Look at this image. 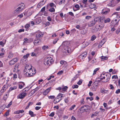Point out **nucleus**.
I'll return each mask as SVG.
<instances>
[{
    "instance_id": "obj_1",
    "label": "nucleus",
    "mask_w": 120,
    "mask_h": 120,
    "mask_svg": "<svg viewBox=\"0 0 120 120\" xmlns=\"http://www.w3.org/2000/svg\"><path fill=\"white\" fill-rule=\"evenodd\" d=\"M53 62V59L51 57H49L45 59L44 62V64L45 65L49 66Z\"/></svg>"
},
{
    "instance_id": "obj_2",
    "label": "nucleus",
    "mask_w": 120,
    "mask_h": 120,
    "mask_svg": "<svg viewBox=\"0 0 120 120\" xmlns=\"http://www.w3.org/2000/svg\"><path fill=\"white\" fill-rule=\"evenodd\" d=\"M36 73V70L34 68L33 69L31 67L30 70L26 73V74H25L24 75L27 77H30L34 75Z\"/></svg>"
},
{
    "instance_id": "obj_3",
    "label": "nucleus",
    "mask_w": 120,
    "mask_h": 120,
    "mask_svg": "<svg viewBox=\"0 0 120 120\" xmlns=\"http://www.w3.org/2000/svg\"><path fill=\"white\" fill-rule=\"evenodd\" d=\"M88 106L87 105L83 106L80 108L79 110H80V112L82 113L87 112L88 110Z\"/></svg>"
},
{
    "instance_id": "obj_4",
    "label": "nucleus",
    "mask_w": 120,
    "mask_h": 120,
    "mask_svg": "<svg viewBox=\"0 0 120 120\" xmlns=\"http://www.w3.org/2000/svg\"><path fill=\"white\" fill-rule=\"evenodd\" d=\"M36 37L37 39H39L40 38L42 37L44 35V33H42L40 31H38L35 33Z\"/></svg>"
},
{
    "instance_id": "obj_5",
    "label": "nucleus",
    "mask_w": 120,
    "mask_h": 120,
    "mask_svg": "<svg viewBox=\"0 0 120 120\" xmlns=\"http://www.w3.org/2000/svg\"><path fill=\"white\" fill-rule=\"evenodd\" d=\"M63 52L68 53H69L71 51V49L70 47L67 46H64L63 48Z\"/></svg>"
},
{
    "instance_id": "obj_6",
    "label": "nucleus",
    "mask_w": 120,
    "mask_h": 120,
    "mask_svg": "<svg viewBox=\"0 0 120 120\" xmlns=\"http://www.w3.org/2000/svg\"><path fill=\"white\" fill-rule=\"evenodd\" d=\"M26 94L24 92L20 93L17 96L18 98L22 99L24 98L26 95Z\"/></svg>"
},
{
    "instance_id": "obj_7",
    "label": "nucleus",
    "mask_w": 120,
    "mask_h": 120,
    "mask_svg": "<svg viewBox=\"0 0 120 120\" xmlns=\"http://www.w3.org/2000/svg\"><path fill=\"white\" fill-rule=\"evenodd\" d=\"M118 23L119 22L117 21V20L115 19L114 20H112L111 21V25L112 26L116 27L117 26Z\"/></svg>"
},
{
    "instance_id": "obj_8",
    "label": "nucleus",
    "mask_w": 120,
    "mask_h": 120,
    "mask_svg": "<svg viewBox=\"0 0 120 120\" xmlns=\"http://www.w3.org/2000/svg\"><path fill=\"white\" fill-rule=\"evenodd\" d=\"M18 60L17 58H14L9 62V64L10 65H12L16 62L18 61Z\"/></svg>"
},
{
    "instance_id": "obj_9",
    "label": "nucleus",
    "mask_w": 120,
    "mask_h": 120,
    "mask_svg": "<svg viewBox=\"0 0 120 120\" xmlns=\"http://www.w3.org/2000/svg\"><path fill=\"white\" fill-rule=\"evenodd\" d=\"M17 9L15 11V12L17 13H19L21 12L24 9L22 8H21L17 6Z\"/></svg>"
},
{
    "instance_id": "obj_10",
    "label": "nucleus",
    "mask_w": 120,
    "mask_h": 120,
    "mask_svg": "<svg viewBox=\"0 0 120 120\" xmlns=\"http://www.w3.org/2000/svg\"><path fill=\"white\" fill-rule=\"evenodd\" d=\"M100 92L104 94H108L109 93V90H105L104 88H101Z\"/></svg>"
},
{
    "instance_id": "obj_11",
    "label": "nucleus",
    "mask_w": 120,
    "mask_h": 120,
    "mask_svg": "<svg viewBox=\"0 0 120 120\" xmlns=\"http://www.w3.org/2000/svg\"><path fill=\"white\" fill-rule=\"evenodd\" d=\"M95 22L94 20L91 21L89 22L88 23V26L89 27H91L94 26L95 23Z\"/></svg>"
},
{
    "instance_id": "obj_12",
    "label": "nucleus",
    "mask_w": 120,
    "mask_h": 120,
    "mask_svg": "<svg viewBox=\"0 0 120 120\" xmlns=\"http://www.w3.org/2000/svg\"><path fill=\"white\" fill-rule=\"evenodd\" d=\"M46 0H43L39 3L37 5L38 8H40L46 2Z\"/></svg>"
},
{
    "instance_id": "obj_13",
    "label": "nucleus",
    "mask_w": 120,
    "mask_h": 120,
    "mask_svg": "<svg viewBox=\"0 0 120 120\" xmlns=\"http://www.w3.org/2000/svg\"><path fill=\"white\" fill-rule=\"evenodd\" d=\"M87 54V52H84L79 56V58L82 59H84L86 56Z\"/></svg>"
},
{
    "instance_id": "obj_14",
    "label": "nucleus",
    "mask_w": 120,
    "mask_h": 120,
    "mask_svg": "<svg viewBox=\"0 0 120 120\" xmlns=\"http://www.w3.org/2000/svg\"><path fill=\"white\" fill-rule=\"evenodd\" d=\"M19 88L22 89L23 88L24 86L25 85L24 83L22 82H19Z\"/></svg>"
},
{
    "instance_id": "obj_15",
    "label": "nucleus",
    "mask_w": 120,
    "mask_h": 120,
    "mask_svg": "<svg viewBox=\"0 0 120 120\" xmlns=\"http://www.w3.org/2000/svg\"><path fill=\"white\" fill-rule=\"evenodd\" d=\"M30 68L29 66H26L25 69L24 70V75L25 74H26V73L28 71H29V70H30Z\"/></svg>"
},
{
    "instance_id": "obj_16",
    "label": "nucleus",
    "mask_w": 120,
    "mask_h": 120,
    "mask_svg": "<svg viewBox=\"0 0 120 120\" xmlns=\"http://www.w3.org/2000/svg\"><path fill=\"white\" fill-rule=\"evenodd\" d=\"M65 96V95L61 93H59L58 95L57 96V98H56V100H57L59 98H60H60L62 99V97H64Z\"/></svg>"
},
{
    "instance_id": "obj_17",
    "label": "nucleus",
    "mask_w": 120,
    "mask_h": 120,
    "mask_svg": "<svg viewBox=\"0 0 120 120\" xmlns=\"http://www.w3.org/2000/svg\"><path fill=\"white\" fill-rule=\"evenodd\" d=\"M97 27V26L95 27H93L91 30L92 32L93 33H96L98 30Z\"/></svg>"
},
{
    "instance_id": "obj_18",
    "label": "nucleus",
    "mask_w": 120,
    "mask_h": 120,
    "mask_svg": "<svg viewBox=\"0 0 120 120\" xmlns=\"http://www.w3.org/2000/svg\"><path fill=\"white\" fill-rule=\"evenodd\" d=\"M24 43H29L30 42H31L33 41V39L31 38L29 40L27 38H25L24 39Z\"/></svg>"
},
{
    "instance_id": "obj_19",
    "label": "nucleus",
    "mask_w": 120,
    "mask_h": 120,
    "mask_svg": "<svg viewBox=\"0 0 120 120\" xmlns=\"http://www.w3.org/2000/svg\"><path fill=\"white\" fill-rule=\"evenodd\" d=\"M39 90V88L37 87L35 89L32 90L31 92V94L32 95L34 94L36 91Z\"/></svg>"
},
{
    "instance_id": "obj_20",
    "label": "nucleus",
    "mask_w": 120,
    "mask_h": 120,
    "mask_svg": "<svg viewBox=\"0 0 120 120\" xmlns=\"http://www.w3.org/2000/svg\"><path fill=\"white\" fill-rule=\"evenodd\" d=\"M35 24H38L41 22V20L40 18L36 19L34 21Z\"/></svg>"
},
{
    "instance_id": "obj_21",
    "label": "nucleus",
    "mask_w": 120,
    "mask_h": 120,
    "mask_svg": "<svg viewBox=\"0 0 120 120\" xmlns=\"http://www.w3.org/2000/svg\"><path fill=\"white\" fill-rule=\"evenodd\" d=\"M101 17L100 16L97 17L94 19V20L95 22H96L97 21H101Z\"/></svg>"
},
{
    "instance_id": "obj_22",
    "label": "nucleus",
    "mask_w": 120,
    "mask_h": 120,
    "mask_svg": "<svg viewBox=\"0 0 120 120\" xmlns=\"http://www.w3.org/2000/svg\"><path fill=\"white\" fill-rule=\"evenodd\" d=\"M19 65V63H17L14 66V69L15 70H18V69Z\"/></svg>"
},
{
    "instance_id": "obj_23",
    "label": "nucleus",
    "mask_w": 120,
    "mask_h": 120,
    "mask_svg": "<svg viewBox=\"0 0 120 120\" xmlns=\"http://www.w3.org/2000/svg\"><path fill=\"white\" fill-rule=\"evenodd\" d=\"M38 39H37V40H35L34 41V44L35 45H37L40 42V40L38 41Z\"/></svg>"
},
{
    "instance_id": "obj_24",
    "label": "nucleus",
    "mask_w": 120,
    "mask_h": 120,
    "mask_svg": "<svg viewBox=\"0 0 120 120\" xmlns=\"http://www.w3.org/2000/svg\"><path fill=\"white\" fill-rule=\"evenodd\" d=\"M79 75V74H76L74 77L72 78V80L73 81H75V80L77 78H78Z\"/></svg>"
},
{
    "instance_id": "obj_25",
    "label": "nucleus",
    "mask_w": 120,
    "mask_h": 120,
    "mask_svg": "<svg viewBox=\"0 0 120 120\" xmlns=\"http://www.w3.org/2000/svg\"><path fill=\"white\" fill-rule=\"evenodd\" d=\"M28 10H26L24 13V15L28 16L31 14V13L29 15L28 14Z\"/></svg>"
},
{
    "instance_id": "obj_26",
    "label": "nucleus",
    "mask_w": 120,
    "mask_h": 120,
    "mask_svg": "<svg viewBox=\"0 0 120 120\" xmlns=\"http://www.w3.org/2000/svg\"><path fill=\"white\" fill-rule=\"evenodd\" d=\"M29 114L31 116V117L34 116H36V115L34 114V112L31 111H29Z\"/></svg>"
},
{
    "instance_id": "obj_27",
    "label": "nucleus",
    "mask_w": 120,
    "mask_h": 120,
    "mask_svg": "<svg viewBox=\"0 0 120 120\" xmlns=\"http://www.w3.org/2000/svg\"><path fill=\"white\" fill-rule=\"evenodd\" d=\"M17 88V87L16 86H14L13 87H11L9 89V90L10 91H11L13 90L16 89Z\"/></svg>"
},
{
    "instance_id": "obj_28",
    "label": "nucleus",
    "mask_w": 120,
    "mask_h": 120,
    "mask_svg": "<svg viewBox=\"0 0 120 120\" xmlns=\"http://www.w3.org/2000/svg\"><path fill=\"white\" fill-rule=\"evenodd\" d=\"M75 7L77 9V10H75L74 8L73 9V10L74 11H76L77 10H78L79 9V5L78 4H76L75 5Z\"/></svg>"
},
{
    "instance_id": "obj_29",
    "label": "nucleus",
    "mask_w": 120,
    "mask_h": 120,
    "mask_svg": "<svg viewBox=\"0 0 120 120\" xmlns=\"http://www.w3.org/2000/svg\"><path fill=\"white\" fill-rule=\"evenodd\" d=\"M101 60H107L108 59V57L107 56H102L101 57Z\"/></svg>"
},
{
    "instance_id": "obj_30",
    "label": "nucleus",
    "mask_w": 120,
    "mask_h": 120,
    "mask_svg": "<svg viewBox=\"0 0 120 120\" xmlns=\"http://www.w3.org/2000/svg\"><path fill=\"white\" fill-rule=\"evenodd\" d=\"M96 37L94 35H93L91 38V41H93L96 38Z\"/></svg>"
},
{
    "instance_id": "obj_31",
    "label": "nucleus",
    "mask_w": 120,
    "mask_h": 120,
    "mask_svg": "<svg viewBox=\"0 0 120 120\" xmlns=\"http://www.w3.org/2000/svg\"><path fill=\"white\" fill-rule=\"evenodd\" d=\"M17 6L20 7L21 8H22L24 9V6H25V5L23 3H21L20 4H19V5H18Z\"/></svg>"
},
{
    "instance_id": "obj_32",
    "label": "nucleus",
    "mask_w": 120,
    "mask_h": 120,
    "mask_svg": "<svg viewBox=\"0 0 120 120\" xmlns=\"http://www.w3.org/2000/svg\"><path fill=\"white\" fill-rule=\"evenodd\" d=\"M96 6V5L92 4H91L89 5L90 8L91 9H92L94 8Z\"/></svg>"
},
{
    "instance_id": "obj_33",
    "label": "nucleus",
    "mask_w": 120,
    "mask_h": 120,
    "mask_svg": "<svg viewBox=\"0 0 120 120\" xmlns=\"http://www.w3.org/2000/svg\"><path fill=\"white\" fill-rule=\"evenodd\" d=\"M60 63L62 65L63 64L65 65L67 63V62L63 60H61L60 62Z\"/></svg>"
},
{
    "instance_id": "obj_34",
    "label": "nucleus",
    "mask_w": 120,
    "mask_h": 120,
    "mask_svg": "<svg viewBox=\"0 0 120 120\" xmlns=\"http://www.w3.org/2000/svg\"><path fill=\"white\" fill-rule=\"evenodd\" d=\"M49 47L48 46L46 45H44L42 47V49L43 50H46L49 48Z\"/></svg>"
},
{
    "instance_id": "obj_35",
    "label": "nucleus",
    "mask_w": 120,
    "mask_h": 120,
    "mask_svg": "<svg viewBox=\"0 0 120 120\" xmlns=\"http://www.w3.org/2000/svg\"><path fill=\"white\" fill-rule=\"evenodd\" d=\"M13 54L11 52H10L9 53V55L8 56V57L10 58H12L13 56Z\"/></svg>"
},
{
    "instance_id": "obj_36",
    "label": "nucleus",
    "mask_w": 120,
    "mask_h": 120,
    "mask_svg": "<svg viewBox=\"0 0 120 120\" xmlns=\"http://www.w3.org/2000/svg\"><path fill=\"white\" fill-rule=\"evenodd\" d=\"M49 11L51 12H53L55 11V9L53 8H51L49 9Z\"/></svg>"
},
{
    "instance_id": "obj_37",
    "label": "nucleus",
    "mask_w": 120,
    "mask_h": 120,
    "mask_svg": "<svg viewBox=\"0 0 120 120\" xmlns=\"http://www.w3.org/2000/svg\"><path fill=\"white\" fill-rule=\"evenodd\" d=\"M110 19L109 18H107L104 21L105 23L109 22H110Z\"/></svg>"
},
{
    "instance_id": "obj_38",
    "label": "nucleus",
    "mask_w": 120,
    "mask_h": 120,
    "mask_svg": "<svg viewBox=\"0 0 120 120\" xmlns=\"http://www.w3.org/2000/svg\"><path fill=\"white\" fill-rule=\"evenodd\" d=\"M22 116H21L20 114L16 115L15 116V118H20L22 117Z\"/></svg>"
},
{
    "instance_id": "obj_39",
    "label": "nucleus",
    "mask_w": 120,
    "mask_h": 120,
    "mask_svg": "<svg viewBox=\"0 0 120 120\" xmlns=\"http://www.w3.org/2000/svg\"><path fill=\"white\" fill-rule=\"evenodd\" d=\"M82 79H80L78 82H77V83L78 84L80 85L82 83Z\"/></svg>"
},
{
    "instance_id": "obj_40",
    "label": "nucleus",
    "mask_w": 120,
    "mask_h": 120,
    "mask_svg": "<svg viewBox=\"0 0 120 120\" xmlns=\"http://www.w3.org/2000/svg\"><path fill=\"white\" fill-rule=\"evenodd\" d=\"M75 107L76 105H72L69 109V110H72Z\"/></svg>"
},
{
    "instance_id": "obj_41",
    "label": "nucleus",
    "mask_w": 120,
    "mask_h": 120,
    "mask_svg": "<svg viewBox=\"0 0 120 120\" xmlns=\"http://www.w3.org/2000/svg\"><path fill=\"white\" fill-rule=\"evenodd\" d=\"M99 70V68H96L94 69V71L93 73V75H95L96 73V72Z\"/></svg>"
},
{
    "instance_id": "obj_42",
    "label": "nucleus",
    "mask_w": 120,
    "mask_h": 120,
    "mask_svg": "<svg viewBox=\"0 0 120 120\" xmlns=\"http://www.w3.org/2000/svg\"><path fill=\"white\" fill-rule=\"evenodd\" d=\"M8 96V95L7 94H5L4 97H3V99L4 100H6Z\"/></svg>"
},
{
    "instance_id": "obj_43",
    "label": "nucleus",
    "mask_w": 120,
    "mask_h": 120,
    "mask_svg": "<svg viewBox=\"0 0 120 120\" xmlns=\"http://www.w3.org/2000/svg\"><path fill=\"white\" fill-rule=\"evenodd\" d=\"M68 88V87L67 86H64L62 89V90L63 91H65L67 90Z\"/></svg>"
},
{
    "instance_id": "obj_44",
    "label": "nucleus",
    "mask_w": 120,
    "mask_h": 120,
    "mask_svg": "<svg viewBox=\"0 0 120 120\" xmlns=\"http://www.w3.org/2000/svg\"><path fill=\"white\" fill-rule=\"evenodd\" d=\"M55 97L54 96H48V98L49 99H53L55 98Z\"/></svg>"
},
{
    "instance_id": "obj_45",
    "label": "nucleus",
    "mask_w": 120,
    "mask_h": 120,
    "mask_svg": "<svg viewBox=\"0 0 120 120\" xmlns=\"http://www.w3.org/2000/svg\"><path fill=\"white\" fill-rule=\"evenodd\" d=\"M9 110L7 111L5 113L4 116H8L9 115Z\"/></svg>"
},
{
    "instance_id": "obj_46",
    "label": "nucleus",
    "mask_w": 120,
    "mask_h": 120,
    "mask_svg": "<svg viewBox=\"0 0 120 120\" xmlns=\"http://www.w3.org/2000/svg\"><path fill=\"white\" fill-rule=\"evenodd\" d=\"M97 26V27H98V28H98V30H100L101 29V28H102L103 27V26H101V25H99L98 26Z\"/></svg>"
},
{
    "instance_id": "obj_47",
    "label": "nucleus",
    "mask_w": 120,
    "mask_h": 120,
    "mask_svg": "<svg viewBox=\"0 0 120 120\" xmlns=\"http://www.w3.org/2000/svg\"><path fill=\"white\" fill-rule=\"evenodd\" d=\"M116 18L117 19H116L117 20V21H118V22H119L120 20V16L119 15L116 16Z\"/></svg>"
},
{
    "instance_id": "obj_48",
    "label": "nucleus",
    "mask_w": 120,
    "mask_h": 120,
    "mask_svg": "<svg viewBox=\"0 0 120 120\" xmlns=\"http://www.w3.org/2000/svg\"><path fill=\"white\" fill-rule=\"evenodd\" d=\"M29 54H27L26 55H24L23 56V58H27L29 56Z\"/></svg>"
},
{
    "instance_id": "obj_49",
    "label": "nucleus",
    "mask_w": 120,
    "mask_h": 120,
    "mask_svg": "<svg viewBox=\"0 0 120 120\" xmlns=\"http://www.w3.org/2000/svg\"><path fill=\"white\" fill-rule=\"evenodd\" d=\"M92 17L90 16H87L85 17V19L87 20H89L90 19H91Z\"/></svg>"
},
{
    "instance_id": "obj_50",
    "label": "nucleus",
    "mask_w": 120,
    "mask_h": 120,
    "mask_svg": "<svg viewBox=\"0 0 120 120\" xmlns=\"http://www.w3.org/2000/svg\"><path fill=\"white\" fill-rule=\"evenodd\" d=\"M110 11V10L109 9H108L107 11H106L103 12V14H107Z\"/></svg>"
},
{
    "instance_id": "obj_51",
    "label": "nucleus",
    "mask_w": 120,
    "mask_h": 120,
    "mask_svg": "<svg viewBox=\"0 0 120 120\" xmlns=\"http://www.w3.org/2000/svg\"><path fill=\"white\" fill-rule=\"evenodd\" d=\"M17 75L16 74H15L13 75V79H16L17 78Z\"/></svg>"
},
{
    "instance_id": "obj_52",
    "label": "nucleus",
    "mask_w": 120,
    "mask_h": 120,
    "mask_svg": "<svg viewBox=\"0 0 120 120\" xmlns=\"http://www.w3.org/2000/svg\"><path fill=\"white\" fill-rule=\"evenodd\" d=\"M79 86L77 85H74L72 86L73 89L77 88Z\"/></svg>"
},
{
    "instance_id": "obj_53",
    "label": "nucleus",
    "mask_w": 120,
    "mask_h": 120,
    "mask_svg": "<svg viewBox=\"0 0 120 120\" xmlns=\"http://www.w3.org/2000/svg\"><path fill=\"white\" fill-rule=\"evenodd\" d=\"M58 39L57 38H56L53 42V44H55L58 40Z\"/></svg>"
},
{
    "instance_id": "obj_54",
    "label": "nucleus",
    "mask_w": 120,
    "mask_h": 120,
    "mask_svg": "<svg viewBox=\"0 0 120 120\" xmlns=\"http://www.w3.org/2000/svg\"><path fill=\"white\" fill-rule=\"evenodd\" d=\"M55 81V79H53L51 81H49L48 82V84L49 83H51L52 82H54Z\"/></svg>"
},
{
    "instance_id": "obj_55",
    "label": "nucleus",
    "mask_w": 120,
    "mask_h": 120,
    "mask_svg": "<svg viewBox=\"0 0 120 120\" xmlns=\"http://www.w3.org/2000/svg\"><path fill=\"white\" fill-rule=\"evenodd\" d=\"M61 100H62V99L61 98L60 100H58V101H56L57 100H55V99L54 100V103L55 104H56V103H57L58 102H59Z\"/></svg>"
},
{
    "instance_id": "obj_56",
    "label": "nucleus",
    "mask_w": 120,
    "mask_h": 120,
    "mask_svg": "<svg viewBox=\"0 0 120 120\" xmlns=\"http://www.w3.org/2000/svg\"><path fill=\"white\" fill-rule=\"evenodd\" d=\"M49 6L51 7H56V6L55 5V4L53 3H50L49 4Z\"/></svg>"
},
{
    "instance_id": "obj_57",
    "label": "nucleus",
    "mask_w": 120,
    "mask_h": 120,
    "mask_svg": "<svg viewBox=\"0 0 120 120\" xmlns=\"http://www.w3.org/2000/svg\"><path fill=\"white\" fill-rule=\"evenodd\" d=\"M65 2V0H61L59 3V4L60 5L61 4L63 3H64Z\"/></svg>"
},
{
    "instance_id": "obj_58",
    "label": "nucleus",
    "mask_w": 120,
    "mask_h": 120,
    "mask_svg": "<svg viewBox=\"0 0 120 120\" xmlns=\"http://www.w3.org/2000/svg\"><path fill=\"white\" fill-rule=\"evenodd\" d=\"M54 77V76L53 75H51L50 76L49 78L47 79L49 81L50 80L51 78H53Z\"/></svg>"
},
{
    "instance_id": "obj_59",
    "label": "nucleus",
    "mask_w": 120,
    "mask_h": 120,
    "mask_svg": "<svg viewBox=\"0 0 120 120\" xmlns=\"http://www.w3.org/2000/svg\"><path fill=\"white\" fill-rule=\"evenodd\" d=\"M112 79H118V78L117 75H114L112 76Z\"/></svg>"
},
{
    "instance_id": "obj_60",
    "label": "nucleus",
    "mask_w": 120,
    "mask_h": 120,
    "mask_svg": "<svg viewBox=\"0 0 120 120\" xmlns=\"http://www.w3.org/2000/svg\"><path fill=\"white\" fill-rule=\"evenodd\" d=\"M7 87L8 86H7V85H5L3 86L2 88L3 89H4V90H5L7 88Z\"/></svg>"
},
{
    "instance_id": "obj_61",
    "label": "nucleus",
    "mask_w": 120,
    "mask_h": 120,
    "mask_svg": "<svg viewBox=\"0 0 120 120\" xmlns=\"http://www.w3.org/2000/svg\"><path fill=\"white\" fill-rule=\"evenodd\" d=\"M99 113V112H98L96 111L94 112V116H96Z\"/></svg>"
},
{
    "instance_id": "obj_62",
    "label": "nucleus",
    "mask_w": 120,
    "mask_h": 120,
    "mask_svg": "<svg viewBox=\"0 0 120 120\" xmlns=\"http://www.w3.org/2000/svg\"><path fill=\"white\" fill-rule=\"evenodd\" d=\"M51 87H50L47 89L46 90H45L46 91V92H48V93L49 92L50 90H51Z\"/></svg>"
},
{
    "instance_id": "obj_63",
    "label": "nucleus",
    "mask_w": 120,
    "mask_h": 120,
    "mask_svg": "<svg viewBox=\"0 0 120 120\" xmlns=\"http://www.w3.org/2000/svg\"><path fill=\"white\" fill-rule=\"evenodd\" d=\"M92 82V81H90L89 82V83L88 84V87H90L91 86Z\"/></svg>"
},
{
    "instance_id": "obj_64",
    "label": "nucleus",
    "mask_w": 120,
    "mask_h": 120,
    "mask_svg": "<svg viewBox=\"0 0 120 120\" xmlns=\"http://www.w3.org/2000/svg\"><path fill=\"white\" fill-rule=\"evenodd\" d=\"M54 112H52L49 115V116H50L53 117L54 116Z\"/></svg>"
}]
</instances>
